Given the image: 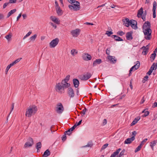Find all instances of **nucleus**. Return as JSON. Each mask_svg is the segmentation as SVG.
Returning <instances> with one entry per match:
<instances>
[{
    "mask_svg": "<svg viewBox=\"0 0 157 157\" xmlns=\"http://www.w3.org/2000/svg\"><path fill=\"white\" fill-rule=\"evenodd\" d=\"M156 56V54L155 52H154V53L151 54V56L150 57L151 62H153V61L155 59Z\"/></svg>",
    "mask_w": 157,
    "mask_h": 157,
    "instance_id": "obj_30",
    "label": "nucleus"
},
{
    "mask_svg": "<svg viewBox=\"0 0 157 157\" xmlns=\"http://www.w3.org/2000/svg\"><path fill=\"white\" fill-rule=\"evenodd\" d=\"M136 63V64L133 66H135L134 67L135 70L138 69L140 65V63L139 61H137Z\"/></svg>",
    "mask_w": 157,
    "mask_h": 157,
    "instance_id": "obj_31",
    "label": "nucleus"
},
{
    "mask_svg": "<svg viewBox=\"0 0 157 157\" xmlns=\"http://www.w3.org/2000/svg\"><path fill=\"white\" fill-rule=\"evenodd\" d=\"M80 31V30L79 29H76L72 30L71 32V33L73 37H76L79 35Z\"/></svg>",
    "mask_w": 157,
    "mask_h": 157,
    "instance_id": "obj_10",
    "label": "nucleus"
},
{
    "mask_svg": "<svg viewBox=\"0 0 157 157\" xmlns=\"http://www.w3.org/2000/svg\"><path fill=\"white\" fill-rule=\"evenodd\" d=\"M152 107L153 108H154L155 107H157V102H155L154 103V104H153V105H152Z\"/></svg>",
    "mask_w": 157,
    "mask_h": 157,
    "instance_id": "obj_60",
    "label": "nucleus"
},
{
    "mask_svg": "<svg viewBox=\"0 0 157 157\" xmlns=\"http://www.w3.org/2000/svg\"><path fill=\"white\" fill-rule=\"evenodd\" d=\"M71 54L72 56H74L78 53V51L75 49H73L71 50Z\"/></svg>",
    "mask_w": 157,
    "mask_h": 157,
    "instance_id": "obj_33",
    "label": "nucleus"
},
{
    "mask_svg": "<svg viewBox=\"0 0 157 157\" xmlns=\"http://www.w3.org/2000/svg\"><path fill=\"white\" fill-rule=\"evenodd\" d=\"M142 146L141 144H140L135 150V153L139 151H140L142 147Z\"/></svg>",
    "mask_w": 157,
    "mask_h": 157,
    "instance_id": "obj_39",
    "label": "nucleus"
},
{
    "mask_svg": "<svg viewBox=\"0 0 157 157\" xmlns=\"http://www.w3.org/2000/svg\"><path fill=\"white\" fill-rule=\"evenodd\" d=\"M66 133H64V134L62 137V140L63 141H64L66 140Z\"/></svg>",
    "mask_w": 157,
    "mask_h": 157,
    "instance_id": "obj_45",
    "label": "nucleus"
},
{
    "mask_svg": "<svg viewBox=\"0 0 157 157\" xmlns=\"http://www.w3.org/2000/svg\"><path fill=\"white\" fill-rule=\"evenodd\" d=\"M55 4L56 6V8H58L59 6V5L57 2L56 1L55 2Z\"/></svg>",
    "mask_w": 157,
    "mask_h": 157,
    "instance_id": "obj_61",
    "label": "nucleus"
},
{
    "mask_svg": "<svg viewBox=\"0 0 157 157\" xmlns=\"http://www.w3.org/2000/svg\"><path fill=\"white\" fill-rule=\"evenodd\" d=\"M37 110V106L35 105H32L28 107L26 111L25 116L26 117H30L34 115Z\"/></svg>",
    "mask_w": 157,
    "mask_h": 157,
    "instance_id": "obj_3",
    "label": "nucleus"
},
{
    "mask_svg": "<svg viewBox=\"0 0 157 157\" xmlns=\"http://www.w3.org/2000/svg\"><path fill=\"white\" fill-rule=\"evenodd\" d=\"M132 137H133L134 138V140L135 139V136L137 134V132L136 131H134L132 132Z\"/></svg>",
    "mask_w": 157,
    "mask_h": 157,
    "instance_id": "obj_50",
    "label": "nucleus"
},
{
    "mask_svg": "<svg viewBox=\"0 0 157 157\" xmlns=\"http://www.w3.org/2000/svg\"><path fill=\"white\" fill-rule=\"evenodd\" d=\"M53 22L58 24H60V20L58 18H56L54 21Z\"/></svg>",
    "mask_w": 157,
    "mask_h": 157,
    "instance_id": "obj_44",
    "label": "nucleus"
},
{
    "mask_svg": "<svg viewBox=\"0 0 157 157\" xmlns=\"http://www.w3.org/2000/svg\"><path fill=\"white\" fill-rule=\"evenodd\" d=\"M74 3L73 6H74L75 10L77 11L79 10L80 8V3L78 1H75Z\"/></svg>",
    "mask_w": 157,
    "mask_h": 157,
    "instance_id": "obj_14",
    "label": "nucleus"
},
{
    "mask_svg": "<svg viewBox=\"0 0 157 157\" xmlns=\"http://www.w3.org/2000/svg\"><path fill=\"white\" fill-rule=\"evenodd\" d=\"M56 10L57 14L59 16H61L63 14V11L59 7L58 8H56Z\"/></svg>",
    "mask_w": 157,
    "mask_h": 157,
    "instance_id": "obj_20",
    "label": "nucleus"
},
{
    "mask_svg": "<svg viewBox=\"0 0 157 157\" xmlns=\"http://www.w3.org/2000/svg\"><path fill=\"white\" fill-rule=\"evenodd\" d=\"M51 154L50 151L48 149L46 150L44 152L43 155V157H47L50 155Z\"/></svg>",
    "mask_w": 157,
    "mask_h": 157,
    "instance_id": "obj_24",
    "label": "nucleus"
},
{
    "mask_svg": "<svg viewBox=\"0 0 157 157\" xmlns=\"http://www.w3.org/2000/svg\"><path fill=\"white\" fill-rule=\"evenodd\" d=\"M143 13V8L141 7L138 11L137 13V17H141Z\"/></svg>",
    "mask_w": 157,
    "mask_h": 157,
    "instance_id": "obj_22",
    "label": "nucleus"
},
{
    "mask_svg": "<svg viewBox=\"0 0 157 157\" xmlns=\"http://www.w3.org/2000/svg\"><path fill=\"white\" fill-rule=\"evenodd\" d=\"M157 3L155 1H154L153 3V6L152 9L153 12V17L155 18L156 17V8Z\"/></svg>",
    "mask_w": 157,
    "mask_h": 157,
    "instance_id": "obj_12",
    "label": "nucleus"
},
{
    "mask_svg": "<svg viewBox=\"0 0 157 157\" xmlns=\"http://www.w3.org/2000/svg\"><path fill=\"white\" fill-rule=\"evenodd\" d=\"M87 109L86 108H84L82 110L81 112V113L82 114H83L82 116L85 114L86 112L87 111Z\"/></svg>",
    "mask_w": 157,
    "mask_h": 157,
    "instance_id": "obj_41",
    "label": "nucleus"
},
{
    "mask_svg": "<svg viewBox=\"0 0 157 157\" xmlns=\"http://www.w3.org/2000/svg\"><path fill=\"white\" fill-rule=\"evenodd\" d=\"M92 76L91 74L87 72L86 74L82 76L81 77V79L82 80H87L90 78Z\"/></svg>",
    "mask_w": 157,
    "mask_h": 157,
    "instance_id": "obj_9",
    "label": "nucleus"
},
{
    "mask_svg": "<svg viewBox=\"0 0 157 157\" xmlns=\"http://www.w3.org/2000/svg\"><path fill=\"white\" fill-rule=\"evenodd\" d=\"M10 69V68L7 66V67L6 69V71H5L6 74H7L8 71Z\"/></svg>",
    "mask_w": 157,
    "mask_h": 157,
    "instance_id": "obj_64",
    "label": "nucleus"
},
{
    "mask_svg": "<svg viewBox=\"0 0 157 157\" xmlns=\"http://www.w3.org/2000/svg\"><path fill=\"white\" fill-rule=\"evenodd\" d=\"M121 150V149L119 148L117 149V151L112 154L110 157H115L119 153L120 151Z\"/></svg>",
    "mask_w": 157,
    "mask_h": 157,
    "instance_id": "obj_23",
    "label": "nucleus"
},
{
    "mask_svg": "<svg viewBox=\"0 0 157 157\" xmlns=\"http://www.w3.org/2000/svg\"><path fill=\"white\" fill-rule=\"evenodd\" d=\"M83 59L85 61H88L90 60L92 57L88 53H84L82 55V56Z\"/></svg>",
    "mask_w": 157,
    "mask_h": 157,
    "instance_id": "obj_8",
    "label": "nucleus"
},
{
    "mask_svg": "<svg viewBox=\"0 0 157 157\" xmlns=\"http://www.w3.org/2000/svg\"><path fill=\"white\" fill-rule=\"evenodd\" d=\"M32 33V32L31 31L29 32L23 37V39L24 40L27 37L29 36Z\"/></svg>",
    "mask_w": 157,
    "mask_h": 157,
    "instance_id": "obj_43",
    "label": "nucleus"
},
{
    "mask_svg": "<svg viewBox=\"0 0 157 157\" xmlns=\"http://www.w3.org/2000/svg\"><path fill=\"white\" fill-rule=\"evenodd\" d=\"M73 83L74 86L75 87H78L79 84V80L76 78H75L73 79Z\"/></svg>",
    "mask_w": 157,
    "mask_h": 157,
    "instance_id": "obj_18",
    "label": "nucleus"
},
{
    "mask_svg": "<svg viewBox=\"0 0 157 157\" xmlns=\"http://www.w3.org/2000/svg\"><path fill=\"white\" fill-rule=\"evenodd\" d=\"M68 1L71 4L74 3L76 1L75 0H68Z\"/></svg>",
    "mask_w": 157,
    "mask_h": 157,
    "instance_id": "obj_62",
    "label": "nucleus"
},
{
    "mask_svg": "<svg viewBox=\"0 0 157 157\" xmlns=\"http://www.w3.org/2000/svg\"><path fill=\"white\" fill-rule=\"evenodd\" d=\"M4 16L3 14L0 13V20H2L4 19Z\"/></svg>",
    "mask_w": 157,
    "mask_h": 157,
    "instance_id": "obj_56",
    "label": "nucleus"
},
{
    "mask_svg": "<svg viewBox=\"0 0 157 157\" xmlns=\"http://www.w3.org/2000/svg\"><path fill=\"white\" fill-rule=\"evenodd\" d=\"M149 114V112L148 111H146L145 112H144V114L143 115V117H146Z\"/></svg>",
    "mask_w": 157,
    "mask_h": 157,
    "instance_id": "obj_48",
    "label": "nucleus"
},
{
    "mask_svg": "<svg viewBox=\"0 0 157 157\" xmlns=\"http://www.w3.org/2000/svg\"><path fill=\"white\" fill-rule=\"evenodd\" d=\"M68 94L71 98H73L74 96V90L71 87L68 88Z\"/></svg>",
    "mask_w": 157,
    "mask_h": 157,
    "instance_id": "obj_15",
    "label": "nucleus"
},
{
    "mask_svg": "<svg viewBox=\"0 0 157 157\" xmlns=\"http://www.w3.org/2000/svg\"><path fill=\"white\" fill-rule=\"evenodd\" d=\"M157 68V65H155V63H154L151 66L149 71L147 73V74L150 75L154 70H156Z\"/></svg>",
    "mask_w": 157,
    "mask_h": 157,
    "instance_id": "obj_7",
    "label": "nucleus"
},
{
    "mask_svg": "<svg viewBox=\"0 0 157 157\" xmlns=\"http://www.w3.org/2000/svg\"><path fill=\"white\" fill-rule=\"evenodd\" d=\"M21 59H22L21 58H20L17 59H16V60H15L13 62L15 64L16 63H17L19 62Z\"/></svg>",
    "mask_w": 157,
    "mask_h": 157,
    "instance_id": "obj_46",
    "label": "nucleus"
},
{
    "mask_svg": "<svg viewBox=\"0 0 157 157\" xmlns=\"http://www.w3.org/2000/svg\"><path fill=\"white\" fill-rule=\"evenodd\" d=\"M92 145L93 144L92 143V142L91 141L88 142L86 145L83 146L82 147H91Z\"/></svg>",
    "mask_w": 157,
    "mask_h": 157,
    "instance_id": "obj_35",
    "label": "nucleus"
},
{
    "mask_svg": "<svg viewBox=\"0 0 157 157\" xmlns=\"http://www.w3.org/2000/svg\"><path fill=\"white\" fill-rule=\"evenodd\" d=\"M150 23L147 21L144 24L143 27V32L145 35V38L147 40H150L151 38V29Z\"/></svg>",
    "mask_w": 157,
    "mask_h": 157,
    "instance_id": "obj_1",
    "label": "nucleus"
},
{
    "mask_svg": "<svg viewBox=\"0 0 157 157\" xmlns=\"http://www.w3.org/2000/svg\"><path fill=\"white\" fill-rule=\"evenodd\" d=\"M126 37L127 40H132L133 37L132 33L130 32L127 33L126 34Z\"/></svg>",
    "mask_w": 157,
    "mask_h": 157,
    "instance_id": "obj_21",
    "label": "nucleus"
},
{
    "mask_svg": "<svg viewBox=\"0 0 157 157\" xmlns=\"http://www.w3.org/2000/svg\"><path fill=\"white\" fill-rule=\"evenodd\" d=\"M56 18L55 17L53 16H52L50 17V19L52 21H54Z\"/></svg>",
    "mask_w": 157,
    "mask_h": 157,
    "instance_id": "obj_58",
    "label": "nucleus"
},
{
    "mask_svg": "<svg viewBox=\"0 0 157 157\" xmlns=\"http://www.w3.org/2000/svg\"><path fill=\"white\" fill-rule=\"evenodd\" d=\"M37 36V35L35 34L33 36H31L30 38V40L31 41H34L35 40Z\"/></svg>",
    "mask_w": 157,
    "mask_h": 157,
    "instance_id": "obj_37",
    "label": "nucleus"
},
{
    "mask_svg": "<svg viewBox=\"0 0 157 157\" xmlns=\"http://www.w3.org/2000/svg\"><path fill=\"white\" fill-rule=\"evenodd\" d=\"M113 34V33L111 31H107L106 32L105 34H107V36H110L111 35Z\"/></svg>",
    "mask_w": 157,
    "mask_h": 157,
    "instance_id": "obj_47",
    "label": "nucleus"
},
{
    "mask_svg": "<svg viewBox=\"0 0 157 157\" xmlns=\"http://www.w3.org/2000/svg\"><path fill=\"white\" fill-rule=\"evenodd\" d=\"M147 140V139H144V140H143L141 143L140 144H141V145H143L144 144V143L146 142V141Z\"/></svg>",
    "mask_w": 157,
    "mask_h": 157,
    "instance_id": "obj_53",
    "label": "nucleus"
},
{
    "mask_svg": "<svg viewBox=\"0 0 157 157\" xmlns=\"http://www.w3.org/2000/svg\"><path fill=\"white\" fill-rule=\"evenodd\" d=\"M102 63V61L101 59H97L95 60L93 63V66L94 67L99 65Z\"/></svg>",
    "mask_w": 157,
    "mask_h": 157,
    "instance_id": "obj_19",
    "label": "nucleus"
},
{
    "mask_svg": "<svg viewBox=\"0 0 157 157\" xmlns=\"http://www.w3.org/2000/svg\"><path fill=\"white\" fill-rule=\"evenodd\" d=\"M140 118L139 117L135 118L134 120L131 124V125L132 126L136 124L140 119Z\"/></svg>",
    "mask_w": 157,
    "mask_h": 157,
    "instance_id": "obj_28",
    "label": "nucleus"
},
{
    "mask_svg": "<svg viewBox=\"0 0 157 157\" xmlns=\"http://www.w3.org/2000/svg\"><path fill=\"white\" fill-rule=\"evenodd\" d=\"M75 128L73 126L72 127L70 128L69 130H68L67 131H66V132H70V131L71 132V131H73Z\"/></svg>",
    "mask_w": 157,
    "mask_h": 157,
    "instance_id": "obj_51",
    "label": "nucleus"
},
{
    "mask_svg": "<svg viewBox=\"0 0 157 157\" xmlns=\"http://www.w3.org/2000/svg\"><path fill=\"white\" fill-rule=\"evenodd\" d=\"M117 34L121 36H122L124 34V33L122 31H119L117 32Z\"/></svg>",
    "mask_w": 157,
    "mask_h": 157,
    "instance_id": "obj_49",
    "label": "nucleus"
},
{
    "mask_svg": "<svg viewBox=\"0 0 157 157\" xmlns=\"http://www.w3.org/2000/svg\"><path fill=\"white\" fill-rule=\"evenodd\" d=\"M107 122V121L106 119H104L103 122V125H105L106 124Z\"/></svg>",
    "mask_w": 157,
    "mask_h": 157,
    "instance_id": "obj_59",
    "label": "nucleus"
},
{
    "mask_svg": "<svg viewBox=\"0 0 157 157\" xmlns=\"http://www.w3.org/2000/svg\"><path fill=\"white\" fill-rule=\"evenodd\" d=\"M11 35L10 34H9L6 36H5V37L9 41L10 40V39H11Z\"/></svg>",
    "mask_w": 157,
    "mask_h": 157,
    "instance_id": "obj_40",
    "label": "nucleus"
},
{
    "mask_svg": "<svg viewBox=\"0 0 157 157\" xmlns=\"http://www.w3.org/2000/svg\"><path fill=\"white\" fill-rule=\"evenodd\" d=\"M16 9H13L12 10L10 11L8 13L7 15L6 18H9L12 14H13L14 13L16 12Z\"/></svg>",
    "mask_w": 157,
    "mask_h": 157,
    "instance_id": "obj_27",
    "label": "nucleus"
},
{
    "mask_svg": "<svg viewBox=\"0 0 157 157\" xmlns=\"http://www.w3.org/2000/svg\"><path fill=\"white\" fill-rule=\"evenodd\" d=\"M122 21L123 23V24L124 25L128 27L129 26L131 20L130 21L128 18H127L123 19Z\"/></svg>",
    "mask_w": 157,
    "mask_h": 157,
    "instance_id": "obj_11",
    "label": "nucleus"
},
{
    "mask_svg": "<svg viewBox=\"0 0 157 157\" xmlns=\"http://www.w3.org/2000/svg\"><path fill=\"white\" fill-rule=\"evenodd\" d=\"M106 54L108 55H109L110 52V49L107 48L106 51Z\"/></svg>",
    "mask_w": 157,
    "mask_h": 157,
    "instance_id": "obj_57",
    "label": "nucleus"
},
{
    "mask_svg": "<svg viewBox=\"0 0 157 157\" xmlns=\"http://www.w3.org/2000/svg\"><path fill=\"white\" fill-rule=\"evenodd\" d=\"M113 56H108V59L112 63H114L116 61V60L115 59H114V58L113 57Z\"/></svg>",
    "mask_w": 157,
    "mask_h": 157,
    "instance_id": "obj_25",
    "label": "nucleus"
},
{
    "mask_svg": "<svg viewBox=\"0 0 157 157\" xmlns=\"http://www.w3.org/2000/svg\"><path fill=\"white\" fill-rule=\"evenodd\" d=\"M70 75H67L66 76V78L63 80V82L64 83H68L67 82L69 80L70 78Z\"/></svg>",
    "mask_w": 157,
    "mask_h": 157,
    "instance_id": "obj_36",
    "label": "nucleus"
},
{
    "mask_svg": "<svg viewBox=\"0 0 157 157\" xmlns=\"http://www.w3.org/2000/svg\"><path fill=\"white\" fill-rule=\"evenodd\" d=\"M130 23V25L133 29H137L136 25L137 23L136 21L133 20H131V22Z\"/></svg>",
    "mask_w": 157,
    "mask_h": 157,
    "instance_id": "obj_13",
    "label": "nucleus"
},
{
    "mask_svg": "<svg viewBox=\"0 0 157 157\" xmlns=\"http://www.w3.org/2000/svg\"><path fill=\"white\" fill-rule=\"evenodd\" d=\"M50 24L53 26L55 29H56V24H54L53 23L51 22Z\"/></svg>",
    "mask_w": 157,
    "mask_h": 157,
    "instance_id": "obj_63",
    "label": "nucleus"
},
{
    "mask_svg": "<svg viewBox=\"0 0 157 157\" xmlns=\"http://www.w3.org/2000/svg\"><path fill=\"white\" fill-rule=\"evenodd\" d=\"M41 144L40 142H39L36 143V148L37 149V152H38V150L39 149L41 148Z\"/></svg>",
    "mask_w": 157,
    "mask_h": 157,
    "instance_id": "obj_32",
    "label": "nucleus"
},
{
    "mask_svg": "<svg viewBox=\"0 0 157 157\" xmlns=\"http://www.w3.org/2000/svg\"><path fill=\"white\" fill-rule=\"evenodd\" d=\"M29 142H26L24 146V147L26 148L28 147H31L33 144V140L32 138H29Z\"/></svg>",
    "mask_w": 157,
    "mask_h": 157,
    "instance_id": "obj_6",
    "label": "nucleus"
},
{
    "mask_svg": "<svg viewBox=\"0 0 157 157\" xmlns=\"http://www.w3.org/2000/svg\"><path fill=\"white\" fill-rule=\"evenodd\" d=\"M64 110V107L61 103H59L56 105V112L59 114L62 113Z\"/></svg>",
    "mask_w": 157,
    "mask_h": 157,
    "instance_id": "obj_4",
    "label": "nucleus"
},
{
    "mask_svg": "<svg viewBox=\"0 0 157 157\" xmlns=\"http://www.w3.org/2000/svg\"><path fill=\"white\" fill-rule=\"evenodd\" d=\"M125 151L124 149H123L122 151L120 153L118 157H121L124 155V154Z\"/></svg>",
    "mask_w": 157,
    "mask_h": 157,
    "instance_id": "obj_38",
    "label": "nucleus"
},
{
    "mask_svg": "<svg viewBox=\"0 0 157 157\" xmlns=\"http://www.w3.org/2000/svg\"><path fill=\"white\" fill-rule=\"evenodd\" d=\"M70 84L69 83L63 82V80H62L61 82L57 83L55 89L56 91L62 93V91H64L65 89H66L69 87Z\"/></svg>",
    "mask_w": 157,
    "mask_h": 157,
    "instance_id": "obj_2",
    "label": "nucleus"
},
{
    "mask_svg": "<svg viewBox=\"0 0 157 157\" xmlns=\"http://www.w3.org/2000/svg\"><path fill=\"white\" fill-rule=\"evenodd\" d=\"M59 40L57 38L53 40L49 43L50 47L51 48L55 47L58 44Z\"/></svg>",
    "mask_w": 157,
    "mask_h": 157,
    "instance_id": "obj_5",
    "label": "nucleus"
},
{
    "mask_svg": "<svg viewBox=\"0 0 157 157\" xmlns=\"http://www.w3.org/2000/svg\"><path fill=\"white\" fill-rule=\"evenodd\" d=\"M9 2L4 3L3 5V8H5L9 5Z\"/></svg>",
    "mask_w": 157,
    "mask_h": 157,
    "instance_id": "obj_55",
    "label": "nucleus"
},
{
    "mask_svg": "<svg viewBox=\"0 0 157 157\" xmlns=\"http://www.w3.org/2000/svg\"><path fill=\"white\" fill-rule=\"evenodd\" d=\"M142 48H143V51L142 52V53L144 55H146L147 54L148 52V50L149 49L148 45L146 46V47L143 46Z\"/></svg>",
    "mask_w": 157,
    "mask_h": 157,
    "instance_id": "obj_17",
    "label": "nucleus"
},
{
    "mask_svg": "<svg viewBox=\"0 0 157 157\" xmlns=\"http://www.w3.org/2000/svg\"><path fill=\"white\" fill-rule=\"evenodd\" d=\"M147 14V11L146 10L143 11V13L141 17L143 19L144 21L146 20V16Z\"/></svg>",
    "mask_w": 157,
    "mask_h": 157,
    "instance_id": "obj_34",
    "label": "nucleus"
},
{
    "mask_svg": "<svg viewBox=\"0 0 157 157\" xmlns=\"http://www.w3.org/2000/svg\"><path fill=\"white\" fill-rule=\"evenodd\" d=\"M74 6L71 5H69L68 6V7L71 9V10L73 9V10H75V8H74L75 7Z\"/></svg>",
    "mask_w": 157,
    "mask_h": 157,
    "instance_id": "obj_52",
    "label": "nucleus"
},
{
    "mask_svg": "<svg viewBox=\"0 0 157 157\" xmlns=\"http://www.w3.org/2000/svg\"><path fill=\"white\" fill-rule=\"evenodd\" d=\"M157 140H154L150 143V146L153 150H154V147L156 145Z\"/></svg>",
    "mask_w": 157,
    "mask_h": 157,
    "instance_id": "obj_26",
    "label": "nucleus"
},
{
    "mask_svg": "<svg viewBox=\"0 0 157 157\" xmlns=\"http://www.w3.org/2000/svg\"><path fill=\"white\" fill-rule=\"evenodd\" d=\"M109 144H106L102 146L101 148V150H103L105 149L108 146Z\"/></svg>",
    "mask_w": 157,
    "mask_h": 157,
    "instance_id": "obj_42",
    "label": "nucleus"
},
{
    "mask_svg": "<svg viewBox=\"0 0 157 157\" xmlns=\"http://www.w3.org/2000/svg\"><path fill=\"white\" fill-rule=\"evenodd\" d=\"M112 37H113V38L115 39V40L116 41H123V39L121 38L120 37L117 36L116 35H113Z\"/></svg>",
    "mask_w": 157,
    "mask_h": 157,
    "instance_id": "obj_29",
    "label": "nucleus"
},
{
    "mask_svg": "<svg viewBox=\"0 0 157 157\" xmlns=\"http://www.w3.org/2000/svg\"><path fill=\"white\" fill-rule=\"evenodd\" d=\"M134 138L133 137H132L130 138H128L126 139L124 141V144H130L134 140Z\"/></svg>",
    "mask_w": 157,
    "mask_h": 157,
    "instance_id": "obj_16",
    "label": "nucleus"
},
{
    "mask_svg": "<svg viewBox=\"0 0 157 157\" xmlns=\"http://www.w3.org/2000/svg\"><path fill=\"white\" fill-rule=\"evenodd\" d=\"M16 0H10L9 2L10 3H13L16 2Z\"/></svg>",
    "mask_w": 157,
    "mask_h": 157,
    "instance_id": "obj_54",
    "label": "nucleus"
}]
</instances>
